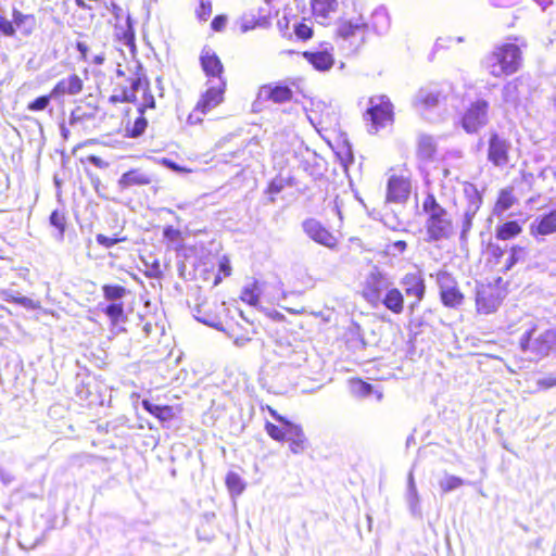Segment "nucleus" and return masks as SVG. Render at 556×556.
Instances as JSON below:
<instances>
[{
	"label": "nucleus",
	"instance_id": "1",
	"mask_svg": "<svg viewBox=\"0 0 556 556\" xmlns=\"http://www.w3.org/2000/svg\"><path fill=\"white\" fill-rule=\"evenodd\" d=\"M309 121L321 138L334 150L341 163V169L349 174L354 168V156L346 131L340 122V114L334 108L319 104L309 115Z\"/></svg>",
	"mask_w": 556,
	"mask_h": 556
},
{
	"label": "nucleus",
	"instance_id": "2",
	"mask_svg": "<svg viewBox=\"0 0 556 556\" xmlns=\"http://www.w3.org/2000/svg\"><path fill=\"white\" fill-rule=\"evenodd\" d=\"M514 42L496 45L492 51L481 60V68L491 77L502 78L517 73L522 65L521 47L525 42L514 38Z\"/></svg>",
	"mask_w": 556,
	"mask_h": 556
},
{
	"label": "nucleus",
	"instance_id": "3",
	"mask_svg": "<svg viewBox=\"0 0 556 556\" xmlns=\"http://www.w3.org/2000/svg\"><path fill=\"white\" fill-rule=\"evenodd\" d=\"M422 212L426 215L425 232L428 242L450 240L455 233V226L447 210L443 207L432 193L422 201Z\"/></svg>",
	"mask_w": 556,
	"mask_h": 556
},
{
	"label": "nucleus",
	"instance_id": "4",
	"mask_svg": "<svg viewBox=\"0 0 556 556\" xmlns=\"http://www.w3.org/2000/svg\"><path fill=\"white\" fill-rule=\"evenodd\" d=\"M370 134H378L381 129L392 126L395 121L394 104L387 94H377L368 98V108L363 114Z\"/></svg>",
	"mask_w": 556,
	"mask_h": 556
},
{
	"label": "nucleus",
	"instance_id": "5",
	"mask_svg": "<svg viewBox=\"0 0 556 556\" xmlns=\"http://www.w3.org/2000/svg\"><path fill=\"white\" fill-rule=\"evenodd\" d=\"M490 103L485 99L470 102L459 115V125L470 135L478 134L489 124Z\"/></svg>",
	"mask_w": 556,
	"mask_h": 556
},
{
	"label": "nucleus",
	"instance_id": "6",
	"mask_svg": "<svg viewBox=\"0 0 556 556\" xmlns=\"http://www.w3.org/2000/svg\"><path fill=\"white\" fill-rule=\"evenodd\" d=\"M502 278L498 277L495 283H479L476 288L475 304L480 315L494 314L504 300V290L500 287Z\"/></svg>",
	"mask_w": 556,
	"mask_h": 556
},
{
	"label": "nucleus",
	"instance_id": "7",
	"mask_svg": "<svg viewBox=\"0 0 556 556\" xmlns=\"http://www.w3.org/2000/svg\"><path fill=\"white\" fill-rule=\"evenodd\" d=\"M435 281L439 287V296L443 306L456 309L464 304L466 296L457 279L451 273L445 270L438 271L435 274Z\"/></svg>",
	"mask_w": 556,
	"mask_h": 556
},
{
	"label": "nucleus",
	"instance_id": "8",
	"mask_svg": "<svg viewBox=\"0 0 556 556\" xmlns=\"http://www.w3.org/2000/svg\"><path fill=\"white\" fill-rule=\"evenodd\" d=\"M100 123L99 108L89 102L76 105L71 112L68 125L70 130L75 134L91 132Z\"/></svg>",
	"mask_w": 556,
	"mask_h": 556
},
{
	"label": "nucleus",
	"instance_id": "9",
	"mask_svg": "<svg viewBox=\"0 0 556 556\" xmlns=\"http://www.w3.org/2000/svg\"><path fill=\"white\" fill-rule=\"evenodd\" d=\"M535 326H532L520 338V348L525 352H531L536 355H547L554 348H556V330L547 329L539 337L532 340V334L535 331Z\"/></svg>",
	"mask_w": 556,
	"mask_h": 556
},
{
	"label": "nucleus",
	"instance_id": "10",
	"mask_svg": "<svg viewBox=\"0 0 556 556\" xmlns=\"http://www.w3.org/2000/svg\"><path fill=\"white\" fill-rule=\"evenodd\" d=\"M264 409V407L262 408ZM267 412L270 414V416L278 422L273 424L270 421H266L264 424V429L267 433V435L279 443H285L286 438H288L290 434H295L293 431L300 424L293 422L286 418L285 416L280 415L275 408L267 405L265 407Z\"/></svg>",
	"mask_w": 556,
	"mask_h": 556
},
{
	"label": "nucleus",
	"instance_id": "11",
	"mask_svg": "<svg viewBox=\"0 0 556 556\" xmlns=\"http://www.w3.org/2000/svg\"><path fill=\"white\" fill-rule=\"evenodd\" d=\"M509 150L510 143L506 138L495 130L490 131L486 153L490 163L496 167H505L509 163Z\"/></svg>",
	"mask_w": 556,
	"mask_h": 556
},
{
	"label": "nucleus",
	"instance_id": "12",
	"mask_svg": "<svg viewBox=\"0 0 556 556\" xmlns=\"http://www.w3.org/2000/svg\"><path fill=\"white\" fill-rule=\"evenodd\" d=\"M225 312V303L215 299H203L194 307L195 317L203 324L217 327L222 324V315Z\"/></svg>",
	"mask_w": 556,
	"mask_h": 556
},
{
	"label": "nucleus",
	"instance_id": "13",
	"mask_svg": "<svg viewBox=\"0 0 556 556\" xmlns=\"http://www.w3.org/2000/svg\"><path fill=\"white\" fill-rule=\"evenodd\" d=\"M390 285L382 274H371L363 285L362 296L372 306H377L382 301Z\"/></svg>",
	"mask_w": 556,
	"mask_h": 556
},
{
	"label": "nucleus",
	"instance_id": "14",
	"mask_svg": "<svg viewBox=\"0 0 556 556\" xmlns=\"http://www.w3.org/2000/svg\"><path fill=\"white\" fill-rule=\"evenodd\" d=\"M302 226L304 232L315 242L330 250H336L338 248V238L318 220L314 218H308L303 222Z\"/></svg>",
	"mask_w": 556,
	"mask_h": 556
},
{
	"label": "nucleus",
	"instance_id": "15",
	"mask_svg": "<svg viewBox=\"0 0 556 556\" xmlns=\"http://www.w3.org/2000/svg\"><path fill=\"white\" fill-rule=\"evenodd\" d=\"M132 94L125 97L126 101L138 103V111L143 114L147 109L155 108L154 96L147 78L138 77L131 84Z\"/></svg>",
	"mask_w": 556,
	"mask_h": 556
},
{
	"label": "nucleus",
	"instance_id": "16",
	"mask_svg": "<svg viewBox=\"0 0 556 556\" xmlns=\"http://www.w3.org/2000/svg\"><path fill=\"white\" fill-rule=\"evenodd\" d=\"M227 80L220 79L218 85L207 88L198 100L194 112L208 113L224 102Z\"/></svg>",
	"mask_w": 556,
	"mask_h": 556
},
{
	"label": "nucleus",
	"instance_id": "17",
	"mask_svg": "<svg viewBox=\"0 0 556 556\" xmlns=\"http://www.w3.org/2000/svg\"><path fill=\"white\" fill-rule=\"evenodd\" d=\"M530 236L536 241L556 233V207L534 218L529 226Z\"/></svg>",
	"mask_w": 556,
	"mask_h": 556
},
{
	"label": "nucleus",
	"instance_id": "18",
	"mask_svg": "<svg viewBox=\"0 0 556 556\" xmlns=\"http://www.w3.org/2000/svg\"><path fill=\"white\" fill-rule=\"evenodd\" d=\"M367 29L368 25L362 16L355 20L340 17L336 24L334 38L349 41L357 36H363Z\"/></svg>",
	"mask_w": 556,
	"mask_h": 556
},
{
	"label": "nucleus",
	"instance_id": "19",
	"mask_svg": "<svg viewBox=\"0 0 556 556\" xmlns=\"http://www.w3.org/2000/svg\"><path fill=\"white\" fill-rule=\"evenodd\" d=\"M407 298H412L410 308L420 304L426 294V283L420 273H407L401 280Z\"/></svg>",
	"mask_w": 556,
	"mask_h": 556
},
{
	"label": "nucleus",
	"instance_id": "20",
	"mask_svg": "<svg viewBox=\"0 0 556 556\" xmlns=\"http://www.w3.org/2000/svg\"><path fill=\"white\" fill-rule=\"evenodd\" d=\"M410 193V181L405 176H391L387 186V202H405Z\"/></svg>",
	"mask_w": 556,
	"mask_h": 556
},
{
	"label": "nucleus",
	"instance_id": "21",
	"mask_svg": "<svg viewBox=\"0 0 556 556\" xmlns=\"http://www.w3.org/2000/svg\"><path fill=\"white\" fill-rule=\"evenodd\" d=\"M201 68L206 77L225 79V68L220 58L211 49H203L200 54Z\"/></svg>",
	"mask_w": 556,
	"mask_h": 556
},
{
	"label": "nucleus",
	"instance_id": "22",
	"mask_svg": "<svg viewBox=\"0 0 556 556\" xmlns=\"http://www.w3.org/2000/svg\"><path fill=\"white\" fill-rule=\"evenodd\" d=\"M54 99L64 96H76L84 90V80L77 74H72L65 78L60 79L51 89Z\"/></svg>",
	"mask_w": 556,
	"mask_h": 556
},
{
	"label": "nucleus",
	"instance_id": "23",
	"mask_svg": "<svg viewBox=\"0 0 556 556\" xmlns=\"http://www.w3.org/2000/svg\"><path fill=\"white\" fill-rule=\"evenodd\" d=\"M302 56L319 72H327L334 65V55L331 49H325L321 51H304Z\"/></svg>",
	"mask_w": 556,
	"mask_h": 556
},
{
	"label": "nucleus",
	"instance_id": "24",
	"mask_svg": "<svg viewBox=\"0 0 556 556\" xmlns=\"http://www.w3.org/2000/svg\"><path fill=\"white\" fill-rule=\"evenodd\" d=\"M141 405L149 414L156 418L161 424L174 420L177 416V413L181 410L180 406H177L175 408L170 405H157L147 399L142 400Z\"/></svg>",
	"mask_w": 556,
	"mask_h": 556
},
{
	"label": "nucleus",
	"instance_id": "25",
	"mask_svg": "<svg viewBox=\"0 0 556 556\" xmlns=\"http://www.w3.org/2000/svg\"><path fill=\"white\" fill-rule=\"evenodd\" d=\"M12 23L21 35L29 37L37 28V18L34 14H26L18 9L12 10Z\"/></svg>",
	"mask_w": 556,
	"mask_h": 556
},
{
	"label": "nucleus",
	"instance_id": "26",
	"mask_svg": "<svg viewBox=\"0 0 556 556\" xmlns=\"http://www.w3.org/2000/svg\"><path fill=\"white\" fill-rule=\"evenodd\" d=\"M262 92L265 93V98L267 100H270L274 103H286L293 97L292 89L288 85L283 84L264 85L262 87Z\"/></svg>",
	"mask_w": 556,
	"mask_h": 556
},
{
	"label": "nucleus",
	"instance_id": "27",
	"mask_svg": "<svg viewBox=\"0 0 556 556\" xmlns=\"http://www.w3.org/2000/svg\"><path fill=\"white\" fill-rule=\"evenodd\" d=\"M380 303L383 304L388 311L399 315L404 311L405 299L400 289L389 287Z\"/></svg>",
	"mask_w": 556,
	"mask_h": 556
},
{
	"label": "nucleus",
	"instance_id": "28",
	"mask_svg": "<svg viewBox=\"0 0 556 556\" xmlns=\"http://www.w3.org/2000/svg\"><path fill=\"white\" fill-rule=\"evenodd\" d=\"M507 257L504 262V266L502 268L503 273H507L511 270L516 265L522 264L526 262L529 255V250L527 247L515 243L511 244L507 250Z\"/></svg>",
	"mask_w": 556,
	"mask_h": 556
},
{
	"label": "nucleus",
	"instance_id": "29",
	"mask_svg": "<svg viewBox=\"0 0 556 556\" xmlns=\"http://www.w3.org/2000/svg\"><path fill=\"white\" fill-rule=\"evenodd\" d=\"M522 231V223L516 219H510L497 225L495 229V238L501 241H509L519 237Z\"/></svg>",
	"mask_w": 556,
	"mask_h": 556
},
{
	"label": "nucleus",
	"instance_id": "30",
	"mask_svg": "<svg viewBox=\"0 0 556 556\" xmlns=\"http://www.w3.org/2000/svg\"><path fill=\"white\" fill-rule=\"evenodd\" d=\"M338 0H311L312 15L316 20H328L338 10Z\"/></svg>",
	"mask_w": 556,
	"mask_h": 556
},
{
	"label": "nucleus",
	"instance_id": "31",
	"mask_svg": "<svg viewBox=\"0 0 556 556\" xmlns=\"http://www.w3.org/2000/svg\"><path fill=\"white\" fill-rule=\"evenodd\" d=\"M517 203L518 198L514 194L513 187L504 188L498 192L497 199L493 206V213L495 215H501Z\"/></svg>",
	"mask_w": 556,
	"mask_h": 556
},
{
	"label": "nucleus",
	"instance_id": "32",
	"mask_svg": "<svg viewBox=\"0 0 556 556\" xmlns=\"http://www.w3.org/2000/svg\"><path fill=\"white\" fill-rule=\"evenodd\" d=\"M293 431L295 434H290L288 438H286L285 443L288 444L289 450L293 454H302L308 447V439L306 438L301 425H299Z\"/></svg>",
	"mask_w": 556,
	"mask_h": 556
},
{
	"label": "nucleus",
	"instance_id": "33",
	"mask_svg": "<svg viewBox=\"0 0 556 556\" xmlns=\"http://www.w3.org/2000/svg\"><path fill=\"white\" fill-rule=\"evenodd\" d=\"M437 152V144L433 137L421 135L417 141V156L422 161L431 160Z\"/></svg>",
	"mask_w": 556,
	"mask_h": 556
},
{
	"label": "nucleus",
	"instance_id": "34",
	"mask_svg": "<svg viewBox=\"0 0 556 556\" xmlns=\"http://www.w3.org/2000/svg\"><path fill=\"white\" fill-rule=\"evenodd\" d=\"M262 293V283L257 280H254L250 285L242 288L240 292V300L251 306H256L260 303V298Z\"/></svg>",
	"mask_w": 556,
	"mask_h": 556
},
{
	"label": "nucleus",
	"instance_id": "35",
	"mask_svg": "<svg viewBox=\"0 0 556 556\" xmlns=\"http://www.w3.org/2000/svg\"><path fill=\"white\" fill-rule=\"evenodd\" d=\"M118 228L117 231H115L113 233V236L109 237L104 233H98L96 236V241L97 243L104 248V249H110L112 247H114L115 244H118V243H124V242H127L128 241V237L126 235H124V225H117L116 226Z\"/></svg>",
	"mask_w": 556,
	"mask_h": 556
},
{
	"label": "nucleus",
	"instance_id": "36",
	"mask_svg": "<svg viewBox=\"0 0 556 556\" xmlns=\"http://www.w3.org/2000/svg\"><path fill=\"white\" fill-rule=\"evenodd\" d=\"M163 237L168 247L178 251L184 249L185 236L180 229L166 226L163 229Z\"/></svg>",
	"mask_w": 556,
	"mask_h": 556
},
{
	"label": "nucleus",
	"instance_id": "37",
	"mask_svg": "<svg viewBox=\"0 0 556 556\" xmlns=\"http://www.w3.org/2000/svg\"><path fill=\"white\" fill-rule=\"evenodd\" d=\"M225 484L232 496H239L245 489V483L240 475L233 471L226 475Z\"/></svg>",
	"mask_w": 556,
	"mask_h": 556
},
{
	"label": "nucleus",
	"instance_id": "38",
	"mask_svg": "<svg viewBox=\"0 0 556 556\" xmlns=\"http://www.w3.org/2000/svg\"><path fill=\"white\" fill-rule=\"evenodd\" d=\"M50 225L58 231V238L63 239L66 231L67 216L64 211L54 210L49 217Z\"/></svg>",
	"mask_w": 556,
	"mask_h": 556
},
{
	"label": "nucleus",
	"instance_id": "39",
	"mask_svg": "<svg viewBox=\"0 0 556 556\" xmlns=\"http://www.w3.org/2000/svg\"><path fill=\"white\" fill-rule=\"evenodd\" d=\"M352 394L358 397L368 396L372 392V386L361 378H352L349 381Z\"/></svg>",
	"mask_w": 556,
	"mask_h": 556
},
{
	"label": "nucleus",
	"instance_id": "40",
	"mask_svg": "<svg viewBox=\"0 0 556 556\" xmlns=\"http://www.w3.org/2000/svg\"><path fill=\"white\" fill-rule=\"evenodd\" d=\"M105 315L110 318L113 325L124 320V304L122 302H112L104 308Z\"/></svg>",
	"mask_w": 556,
	"mask_h": 556
},
{
	"label": "nucleus",
	"instance_id": "41",
	"mask_svg": "<svg viewBox=\"0 0 556 556\" xmlns=\"http://www.w3.org/2000/svg\"><path fill=\"white\" fill-rule=\"evenodd\" d=\"M253 332L256 334L274 337L279 333V330L274 328L273 323L262 314V316L257 319V324L253 328Z\"/></svg>",
	"mask_w": 556,
	"mask_h": 556
},
{
	"label": "nucleus",
	"instance_id": "42",
	"mask_svg": "<svg viewBox=\"0 0 556 556\" xmlns=\"http://www.w3.org/2000/svg\"><path fill=\"white\" fill-rule=\"evenodd\" d=\"M102 292L106 301L113 302L124 298L127 293V290L121 285H103Z\"/></svg>",
	"mask_w": 556,
	"mask_h": 556
},
{
	"label": "nucleus",
	"instance_id": "43",
	"mask_svg": "<svg viewBox=\"0 0 556 556\" xmlns=\"http://www.w3.org/2000/svg\"><path fill=\"white\" fill-rule=\"evenodd\" d=\"M231 271L232 268L229 258L227 256H223L218 262V271L212 281L213 286L219 285L224 278L231 275Z\"/></svg>",
	"mask_w": 556,
	"mask_h": 556
},
{
	"label": "nucleus",
	"instance_id": "44",
	"mask_svg": "<svg viewBox=\"0 0 556 556\" xmlns=\"http://www.w3.org/2000/svg\"><path fill=\"white\" fill-rule=\"evenodd\" d=\"M54 96H52V90L49 94H43L40 97H37L33 101L28 102L27 110L30 112H41L45 111L51 102V99H53Z\"/></svg>",
	"mask_w": 556,
	"mask_h": 556
},
{
	"label": "nucleus",
	"instance_id": "45",
	"mask_svg": "<svg viewBox=\"0 0 556 556\" xmlns=\"http://www.w3.org/2000/svg\"><path fill=\"white\" fill-rule=\"evenodd\" d=\"M293 30L296 38L302 41H307L314 36V29L309 24L306 23L305 18L295 24Z\"/></svg>",
	"mask_w": 556,
	"mask_h": 556
},
{
	"label": "nucleus",
	"instance_id": "46",
	"mask_svg": "<svg viewBox=\"0 0 556 556\" xmlns=\"http://www.w3.org/2000/svg\"><path fill=\"white\" fill-rule=\"evenodd\" d=\"M2 295H3L4 301H7V302L18 304V305H22V306H24L26 308H35V307H37L35 302L31 299L27 298V296L14 295V294H12V293H10L8 291H3Z\"/></svg>",
	"mask_w": 556,
	"mask_h": 556
},
{
	"label": "nucleus",
	"instance_id": "47",
	"mask_svg": "<svg viewBox=\"0 0 556 556\" xmlns=\"http://www.w3.org/2000/svg\"><path fill=\"white\" fill-rule=\"evenodd\" d=\"M464 484V480L456 476H448L440 482L442 493H448Z\"/></svg>",
	"mask_w": 556,
	"mask_h": 556
},
{
	"label": "nucleus",
	"instance_id": "48",
	"mask_svg": "<svg viewBox=\"0 0 556 556\" xmlns=\"http://www.w3.org/2000/svg\"><path fill=\"white\" fill-rule=\"evenodd\" d=\"M147 125H148L147 119L143 117V114H140V116H138L135 119L134 125L127 129L128 135L130 137H138V136L142 135L147 128Z\"/></svg>",
	"mask_w": 556,
	"mask_h": 556
},
{
	"label": "nucleus",
	"instance_id": "49",
	"mask_svg": "<svg viewBox=\"0 0 556 556\" xmlns=\"http://www.w3.org/2000/svg\"><path fill=\"white\" fill-rule=\"evenodd\" d=\"M0 34L5 37H15L16 28L13 26L12 20H9L0 12Z\"/></svg>",
	"mask_w": 556,
	"mask_h": 556
},
{
	"label": "nucleus",
	"instance_id": "50",
	"mask_svg": "<svg viewBox=\"0 0 556 556\" xmlns=\"http://www.w3.org/2000/svg\"><path fill=\"white\" fill-rule=\"evenodd\" d=\"M212 1L211 0H200L199 7L195 9V15L201 21H207V18L212 14Z\"/></svg>",
	"mask_w": 556,
	"mask_h": 556
},
{
	"label": "nucleus",
	"instance_id": "51",
	"mask_svg": "<svg viewBox=\"0 0 556 556\" xmlns=\"http://www.w3.org/2000/svg\"><path fill=\"white\" fill-rule=\"evenodd\" d=\"M504 252H505L504 249L497 243L490 242L486 245V253H488L489 260L495 264L500 263L501 258L504 255Z\"/></svg>",
	"mask_w": 556,
	"mask_h": 556
},
{
	"label": "nucleus",
	"instance_id": "52",
	"mask_svg": "<svg viewBox=\"0 0 556 556\" xmlns=\"http://www.w3.org/2000/svg\"><path fill=\"white\" fill-rule=\"evenodd\" d=\"M149 184V179L144 176H122L119 185L122 187H128L131 185H146Z\"/></svg>",
	"mask_w": 556,
	"mask_h": 556
},
{
	"label": "nucleus",
	"instance_id": "53",
	"mask_svg": "<svg viewBox=\"0 0 556 556\" xmlns=\"http://www.w3.org/2000/svg\"><path fill=\"white\" fill-rule=\"evenodd\" d=\"M438 96L432 93L420 94L417 98V103L425 108L434 106L438 104Z\"/></svg>",
	"mask_w": 556,
	"mask_h": 556
},
{
	"label": "nucleus",
	"instance_id": "54",
	"mask_svg": "<svg viewBox=\"0 0 556 556\" xmlns=\"http://www.w3.org/2000/svg\"><path fill=\"white\" fill-rule=\"evenodd\" d=\"M268 320H270L274 324H282L285 323L286 318L285 316L276 311V309H264L262 313Z\"/></svg>",
	"mask_w": 556,
	"mask_h": 556
},
{
	"label": "nucleus",
	"instance_id": "55",
	"mask_svg": "<svg viewBox=\"0 0 556 556\" xmlns=\"http://www.w3.org/2000/svg\"><path fill=\"white\" fill-rule=\"evenodd\" d=\"M227 17L225 15H216L211 23V27L214 31H222L225 29Z\"/></svg>",
	"mask_w": 556,
	"mask_h": 556
},
{
	"label": "nucleus",
	"instance_id": "56",
	"mask_svg": "<svg viewBox=\"0 0 556 556\" xmlns=\"http://www.w3.org/2000/svg\"><path fill=\"white\" fill-rule=\"evenodd\" d=\"M556 386V376L555 377H545L538 381L539 389L546 390Z\"/></svg>",
	"mask_w": 556,
	"mask_h": 556
},
{
	"label": "nucleus",
	"instance_id": "57",
	"mask_svg": "<svg viewBox=\"0 0 556 556\" xmlns=\"http://www.w3.org/2000/svg\"><path fill=\"white\" fill-rule=\"evenodd\" d=\"M389 251H397L399 253H403L407 249V243L404 240H397L390 244H388Z\"/></svg>",
	"mask_w": 556,
	"mask_h": 556
},
{
	"label": "nucleus",
	"instance_id": "58",
	"mask_svg": "<svg viewBox=\"0 0 556 556\" xmlns=\"http://www.w3.org/2000/svg\"><path fill=\"white\" fill-rule=\"evenodd\" d=\"M160 163L163 164L167 169H170V170H175V172L184 170L182 167L178 166L173 161L165 159V157L160 160Z\"/></svg>",
	"mask_w": 556,
	"mask_h": 556
},
{
	"label": "nucleus",
	"instance_id": "59",
	"mask_svg": "<svg viewBox=\"0 0 556 556\" xmlns=\"http://www.w3.org/2000/svg\"><path fill=\"white\" fill-rule=\"evenodd\" d=\"M282 189V182L281 181H276V180H273L269 185H268V193L270 195H274L278 192H280V190Z\"/></svg>",
	"mask_w": 556,
	"mask_h": 556
},
{
	"label": "nucleus",
	"instance_id": "60",
	"mask_svg": "<svg viewBox=\"0 0 556 556\" xmlns=\"http://www.w3.org/2000/svg\"><path fill=\"white\" fill-rule=\"evenodd\" d=\"M90 163L94 164L96 166H98L99 168H105L108 163L105 161H103L101 157L99 156H96V155H90L88 156L87 159Z\"/></svg>",
	"mask_w": 556,
	"mask_h": 556
},
{
	"label": "nucleus",
	"instance_id": "61",
	"mask_svg": "<svg viewBox=\"0 0 556 556\" xmlns=\"http://www.w3.org/2000/svg\"><path fill=\"white\" fill-rule=\"evenodd\" d=\"M77 50L80 52L81 59L87 60L88 58V47L85 42L78 41L76 43Z\"/></svg>",
	"mask_w": 556,
	"mask_h": 556
},
{
	"label": "nucleus",
	"instance_id": "62",
	"mask_svg": "<svg viewBox=\"0 0 556 556\" xmlns=\"http://www.w3.org/2000/svg\"><path fill=\"white\" fill-rule=\"evenodd\" d=\"M75 4L83 10H93V5L91 3H87L85 0H74Z\"/></svg>",
	"mask_w": 556,
	"mask_h": 556
},
{
	"label": "nucleus",
	"instance_id": "63",
	"mask_svg": "<svg viewBox=\"0 0 556 556\" xmlns=\"http://www.w3.org/2000/svg\"><path fill=\"white\" fill-rule=\"evenodd\" d=\"M9 177L5 176L3 179H0V193L5 191L9 188Z\"/></svg>",
	"mask_w": 556,
	"mask_h": 556
},
{
	"label": "nucleus",
	"instance_id": "64",
	"mask_svg": "<svg viewBox=\"0 0 556 556\" xmlns=\"http://www.w3.org/2000/svg\"><path fill=\"white\" fill-rule=\"evenodd\" d=\"M470 227H471V216L466 215V220L464 224V232L467 231L468 229H470Z\"/></svg>",
	"mask_w": 556,
	"mask_h": 556
}]
</instances>
